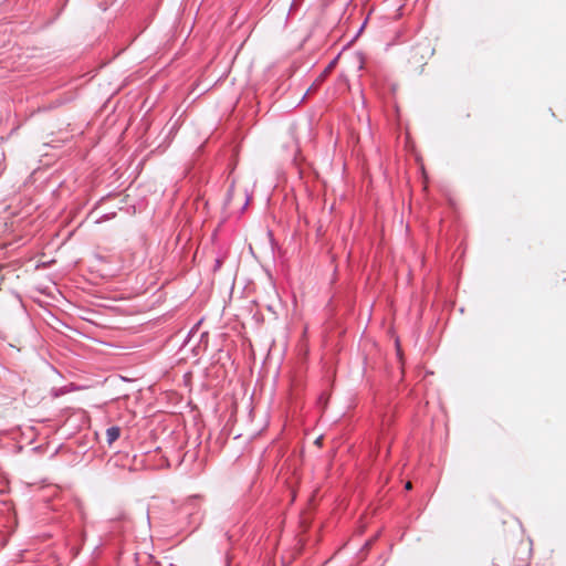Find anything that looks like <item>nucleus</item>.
<instances>
[{
    "instance_id": "obj_5",
    "label": "nucleus",
    "mask_w": 566,
    "mask_h": 566,
    "mask_svg": "<svg viewBox=\"0 0 566 566\" xmlns=\"http://www.w3.org/2000/svg\"><path fill=\"white\" fill-rule=\"evenodd\" d=\"M405 489L406 490H411L412 489V483L410 481H408L406 484H405Z\"/></svg>"
},
{
    "instance_id": "obj_3",
    "label": "nucleus",
    "mask_w": 566,
    "mask_h": 566,
    "mask_svg": "<svg viewBox=\"0 0 566 566\" xmlns=\"http://www.w3.org/2000/svg\"><path fill=\"white\" fill-rule=\"evenodd\" d=\"M332 65H333V64H331V65H329V66L324 71V73L318 77L317 82H322V81L325 78V76H326V75L329 73V71H331Z\"/></svg>"
},
{
    "instance_id": "obj_1",
    "label": "nucleus",
    "mask_w": 566,
    "mask_h": 566,
    "mask_svg": "<svg viewBox=\"0 0 566 566\" xmlns=\"http://www.w3.org/2000/svg\"><path fill=\"white\" fill-rule=\"evenodd\" d=\"M433 54V49L428 44H417L410 49L407 55V67L411 73H421Z\"/></svg>"
},
{
    "instance_id": "obj_4",
    "label": "nucleus",
    "mask_w": 566,
    "mask_h": 566,
    "mask_svg": "<svg viewBox=\"0 0 566 566\" xmlns=\"http://www.w3.org/2000/svg\"><path fill=\"white\" fill-rule=\"evenodd\" d=\"M234 195H235V191H234V189H233V188H231V189L229 190V193H228V200H229V201H232V200L234 199Z\"/></svg>"
},
{
    "instance_id": "obj_2",
    "label": "nucleus",
    "mask_w": 566,
    "mask_h": 566,
    "mask_svg": "<svg viewBox=\"0 0 566 566\" xmlns=\"http://www.w3.org/2000/svg\"><path fill=\"white\" fill-rule=\"evenodd\" d=\"M120 436V428L119 427H111L106 430V440L109 444L115 442Z\"/></svg>"
}]
</instances>
